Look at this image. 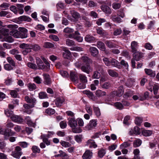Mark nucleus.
Here are the masks:
<instances>
[{
    "label": "nucleus",
    "mask_w": 159,
    "mask_h": 159,
    "mask_svg": "<svg viewBox=\"0 0 159 159\" xmlns=\"http://www.w3.org/2000/svg\"><path fill=\"white\" fill-rule=\"evenodd\" d=\"M70 79L73 81H75L78 80V76L76 73L75 72H70Z\"/></svg>",
    "instance_id": "28"
},
{
    "label": "nucleus",
    "mask_w": 159,
    "mask_h": 159,
    "mask_svg": "<svg viewBox=\"0 0 159 159\" xmlns=\"http://www.w3.org/2000/svg\"><path fill=\"white\" fill-rule=\"evenodd\" d=\"M111 86V84L110 83L108 82H105L101 86L102 88L108 89Z\"/></svg>",
    "instance_id": "52"
},
{
    "label": "nucleus",
    "mask_w": 159,
    "mask_h": 159,
    "mask_svg": "<svg viewBox=\"0 0 159 159\" xmlns=\"http://www.w3.org/2000/svg\"><path fill=\"white\" fill-rule=\"evenodd\" d=\"M20 38L22 39L26 38L28 36L27 30L24 28H19Z\"/></svg>",
    "instance_id": "2"
},
{
    "label": "nucleus",
    "mask_w": 159,
    "mask_h": 159,
    "mask_svg": "<svg viewBox=\"0 0 159 159\" xmlns=\"http://www.w3.org/2000/svg\"><path fill=\"white\" fill-rule=\"evenodd\" d=\"M41 139H42L43 142H44L47 146H48L51 145V140L48 139V138H47L45 136V134L42 135L40 136Z\"/></svg>",
    "instance_id": "19"
},
{
    "label": "nucleus",
    "mask_w": 159,
    "mask_h": 159,
    "mask_svg": "<svg viewBox=\"0 0 159 159\" xmlns=\"http://www.w3.org/2000/svg\"><path fill=\"white\" fill-rule=\"evenodd\" d=\"M16 6L17 7V9L19 11V13L20 14H22L24 12V10L23 8L24 7V6L23 4H17Z\"/></svg>",
    "instance_id": "38"
},
{
    "label": "nucleus",
    "mask_w": 159,
    "mask_h": 159,
    "mask_svg": "<svg viewBox=\"0 0 159 159\" xmlns=\"http://www.w3.org/2000/svg\"><path fill=\"white\" fill-rule=\"evenodd\" d=\"M2 42L6 41L9 43H12L14 41V39L11 36L8 35L5 36L3 39L1 40Z\"/></svg>",
    "instance_id": "25"
},
{
    "label": "nucleus",
    "mask_w": 159,
    "mask_h": 159,
    "mask_svg": "<svg viewBox=\"0 0 159 159\" xmlns=\"http://www.w3.org/2000/svg\"><path fill=\"white\" fill-rule=\"evenodd\" d=\"M66 44L69 46H73L75 45V42L69 39H67L66 41Z\"/></svg>",
    "instance_id": "42"
},
{
    "label": "nucleus",
    "mask_w": 159,
    "mask_h": 159,
    "mask_svg": "<svg viewBox=\"0 0 159 159\" xmlns=\"http://www.w3.org/2000/svg\"><path fill=\"white\" fill-rule=\"evenodd\" d=\"M45 112L49 115H51L55 113V111L53 109L49 108L46 110Z\"/></svg>",
    "instance_id": "56"
},
{
    "label": "nucleus",
    "mask_w": 159,
    "mask_h": 159,
    "mask_svg": "<svg viewBox=\"0 0 159 159\" xmlns=\"http://www.w3.org/2000/svg\"><path fill=\"white\" fill-rule=\"evenodd\" d=\"M7 60L9 64L11 65L14 67L16 66V63L12 58L10 57H7Z\"/></svg>",
    "instance_id": "44"
},
{
    "label": "nucleus",
    "mask_w": 159,
    "mask_h": 159,
    "mask_svg": "<svg viewBox=\"0 0 159 159\" xmlns=\"http://www.w3.org/2000/svg\"><path fill=\"white\" fill-rule=\"evenodd\" d=\"M63 50L64 51V52L63 53V57L65 58H69L71 55L70 52L66 48H64Z\"/></svg>",
    "instance_id": "20"
},
{
    "label": "nucleus",
    "mask_w": 159,
    "mask_h": 159,
    "mask_svg": "<svg viewBox=\"0 0 159 159\" xmlns=\"http://www.w3.org/2000/svg\"><path fill=\"white\" fill-rule=\"evenodd\" d=\"M105 43L106 45L109 48H113L115 47V44L111 41H106Z\"/></svg>",
    "instance_id": "39"
},
{
    "label": "nucleus",
    "mask_w": 159,
    "mask_h": 159,
    "mask_svg": "<svg viewBox=\"0 0 159 159\" xmlns=\"http://www.w3.org/2000/svg\"><path fill=\"white\" fill-rule=\"evenodd\" d=\"M5 113L7 117H10L11 119V117L14 115L13 111L8 109L5 110Z\"/></svg>",
    "instance_id": "37"
},
{
    "label": "nucleus",
    "mask_w": 159,
    "mask_h": 159,
    "mask_svg": "<svg viewBox=\"0 0 159 159\" xmlns=\"http://www.w3.org/2000/svg\"><path fill=\"white\" fill-rule=\"evenodd\" d=\"M25 101L28 103H31L34 105L35 104L36 99L35 98L31 97H29L28 96H26L25 97Z\"/></svg>",
    "instance_id": "9"
},
{
    "label": "nucleus",
    "mask_w": 159,
    "mask_h": 159,
    "mask_svg": "<svg viewBox=\"0 0 159 159\" xmlns=\"http://www.w3.org/2000/svg\"><path fill=\"white\" fill-rule=\"evenodd\" d=\"M111 18L114 22L118 23H120L121 22V19L119 17L116 16L115 15H111Z\"/></svg>",
    "instance_id": "32"
},
{
    "label": "nucleus",
    "mask_w": 159,
    "mask_h": 159,
    "mask_svg": "<svg viewBox=\"0 0 159 159\" xmlns=\"http://www.w3.org/2000/svg\"><path fill=\"white\" fill-rule=\"evenodd\" d=\"M27 87L30 91L35 89L36 88L35 84L34 83H29L27 84Z\"/></svg>",
    "instance_id": "45"
},
{
    "label": "nucleus",
    "mask_w": 159,
    "mask_h": 159,
    "mask_svg": "<svg viewBox=\"0 0 159 159\" xmlns=\"http://www.w3.org/2000/svg\"><path fill=\"white\" fill-rule=\"evenodd\" d=\"M6 16V17L7 18H10L11 17V14L8 12L5 11H0V16L1 17L5 16Z\"/></svg>",
    "instance_id": "30"
},
{
    "label": "nucleus",
    "mask_w": 159,
    "mask_h": 159,
    "mask_svg": "<svg viewBox=\"0 0 159 159\" xmlns=\"http://www.w3.org/2000/svg\"><path fill=\"white\" fill-rule=\"evenodd\" d=\"M106 153L105 150L103 149H101L99 150L98 152V156L102 158L105 155Z\"/></svg>",
    "instance_id": "58"
},
{
    "label": "nucleus",
    "mask_w": 159,
    "mask_h": 159,
    "mask_svg": "<svg viewBox=\"0 0 159 159\" xmlns=\"http://www.w3.org/2000/svg\"><path fill=\"white\" fill-rule=\"evenodd\" d=\"M30 47L31 49H33L35 51H37L40 49V47L38 44H30Z\"/></svg>",
    "instance_id": "43"
},
{
    "label": "nucleus",
    "mask_w": 159,
    "mask_h": 159,
    "mask_svg": "<svg viewBox=\"0 0 159 159\" xmlns=\"http://www.w3.org/2000/svg\"><path fill=\"white\" fill-rule=\"evenodd\" d=\"M94 112L97 116H99L101 115V112L100 109L98 107H93Z\"/></svg>",
    "instance_id": "51"
},
{
    "label": "nucleus",
    "mask_w": 159,
    "mask_h": 159,
    "mask_svg": "<svg viewBox=\"0 0 159 159\" xmlns=\"http://www.w3.org/2000/svg\"><path fill=\"white\" fill-rule=\"evenodd\" d=\"M86 145L89 146L90 148H95L97 147L94 141L91 139L88 140L86 142Z\"/></svg>",
    "instance_id": "14"
},
{
    "label": "nucleus",
    "mask_w": 159,
    "mask_h": 159,
    "mask_svg": "<svg viewBox=\"0 0 159 159\" xmlns=\"http://www.w3.org/2000/svg\"><path fill=\"white\" fill-rule=\"evenodd\" d=\"M10 32V34L13 36L14 38H20V32L19 30L18 31L17 30L15 29H12Z\"/></svg>",
    "instance_id": "17"
},
{
    "label": "nucleus",
    "mask_w": 159,
    "mask_h": 159,
    "mask_svg": "<svg viewBox=\"0 0 159 159\" xmlns=\"http://www.w3.org/2000/svg\"><path fill=\"white\" fill-rule=\"evenodd\" d=\"M133 94V91L129 90L126 92L124 95L123 97L125 98H127L131 97Z\"/></svg>",
    "instance_id": "41"
},
{
    "label": "nucleus",
    "mask_w": 159,
    "mask_h": 159,
    "mask_svg": "<svg viewBox=\"0 0 159 159\" xmlns=\"http://www.w3.org/2000/svg\"><path fill=\"white\" fill-rule=\"evenodd\" d=\"M72 17L75 19H77L80 17V15L78 12L74 10L70 11Z\"/></svg>",
    "instance_id": "24"
},
{
    "label": "nucleus",
    "mask_w": 159,
    "mask_h": 159,
    "mask_svg": "<svg viewBox=\"0 0 159 159\" xmlns=\"http://www.w3.org/2000/svg\"><path fill=\"white\" fill-rule=\"evenodd\" d=\"M93 153L89 150L86 151L82 156L84 159H90L92 157Z\"/></svg>",
    "instance_id": "10"
},
{
    "label": "nucleus",
    "mask_w": 159,
    "mask_h": 159,
    "mask_svg": "<svg viewBox=\"0 0 159 159\" xmlns=\"http://www.w3.org/2000/svg\"><path fill=\"white\" fill-rule=\"evenodd\" d=\"M71 129L72 132L74 133H79L82 132L81 129L80 127L78 126L73 127Z\"/></svg>",
    "instance_id": "40"
},
{
    "label": "nucleus",
    "mask_w": 159,
    "mask_h": 159,
    "mask_svg": "<svg viewBox=\"0 0 159 159\" xmlns=\"http://www.w3.org/2000/svg\"><path fill=\"white\" fill-rule=\"evenodd\" d=\"M10 31L8 29L6 28H3L1 30V33L5 36L8 35Z\"/></svg>",
    "instance_id": "47"
},
{
    "label": "nucleus",
    "mask_w": 159,
    "mask_h": 159,
    "mask_svg": "<svg viewBox=\"0 0 159 159\" xmlns=\"http://www.w3.org/2000/svg\"><path fill=\"white\" fill-rule=\"evenodd\" d=\"M81 70L87 74H89L90 72L92 71L93 69L90 66V65H83L81 68Z\"/></svg>",
    "instance_id": "4"
},
{
    "label": "nucleus",
    "mask_w": 159,
    "mask_h": 159,
    "mask_svg": "<svg viewBox=\"0 0 159 159\" xmlns=\"http://www.w3.org/2000/svg\"><path fill=\"white\" fill-rule=\"evenodd\" d=\"M28 66L33 69H37V66L34 63L30 62H29L27 64Z\"/></svg>",
    "instance_id": "50"
},
{
    "label": "nucleus",
    "mask_w": 159,
    "mask_h": 159,
    "mask_svg": "<svg viewBox=\"0 0 159 159\" xmlns=\"http://www.w3.org/2000/svg\"><path fill=\"white\" fill-rule=\"evenodd\" d=\"M103 61L105 65L107 66H109L111 65V61H109L107 57H104L103 59Z\"/></svg>",
    "instance_id": "59"
},
{
    "label": "nucleus",
    "mask_w": 159,
    "mask_h": 159,
    "mask_svg": "<svg viewBox=\"0 0 159 159\" xmlns=\"http://www.w3.org/2000/svg\"><path fill=\"white\" fill-rule=\"evenodd\" d=\"M11 120L18 123H20L23 122V119L20 116L14 115L11 117Z\"/></svg>",
    "instance_id": "8"
},
{
    "label": "nucleus",
    "mask_w": 159,
    "mask_h": 159,
    "mask_svg": "<svg viewBox=\"0 0 159 159\" xmlns=\"http://www.w3.org/2000/svg\"><path fill=\"white\" fill-rule=\"evenodd\" d=\"M44 78L43 83L46 85H49L51 83V80L48 75L44 74L43 75Z\"/></svg>",
    "instance_id": "13"
},
{
    "label": "nucleus",
    "mask_w": 159,
    "mask_h": 159,
    "mask_svg": "<svg viewBox=\"0 0 159 159\" xmlns=\"http://www.w3.org/2000/svg\"><path fill=\"white\" fill-rule=\"evenodd\" d=\"M4 67L5 70L8 71L12 70L13 69V66L9 64L4 65Z\"/></svg>",
    "instance_id": "49"
},
{
    "label": "nucleus",
    "mask_w": 159,
    "mask_h": 159,
    "mask_svg": "<svg viewBox=\"0 0 159 159\" xmlns=\"http://www.w3.org/2000/svg\"><path fill=\"white\" fill-rule=\"evenodd\" d=\"M94 67L96 70V71H98V72L99 71L100 73L102 72L103 71V69L102 66L97 65H95Z\"/></svg>",
    "instance_id": "60"
},
{
    "label": "nucleus",
    "mask_w": 159,
    "mask_h": 159,
    "mask_svg": "<svg viewBox=\"0 0 159 159\" xmlns=\"http://www.w3.org/2000/svg\"><path fill=\"white\" fill-rule=\"evenodd\" d=\"M32 150L34 153H39L40 152V148L36 146H34L32 148Z\"/></svg>",
    "instance_id": "54"
},
{
    "label": "nucleus",
    "mask_w": 159,
    "mask_h": 159,
    "mask_svg": "<svg viewBox=\"0 0 159 159\" xmlns=\"http://www.w3.org/2000/svg\"><path fill=\"white\" fill-rule=\"evenodd\" d=\"M101 76L100 72L98 71H95L93 72L92 77L94 79H98Z\"/></svg>",
    "instance_id": "53"
},
{
    "label": "nucleus",
    "mask_w": 159,
    "mask_h": 159,
    "mask_svg": "<svg viewBox=\"0 0 159 159\" xmlns=\"http://www.w3.org/2000/svg\"><path fill=\"white\" fill-rule=\"evenodd\" d=\"M54 47L53 44L50 42H46L44 45V47L47 48H52Z\"/></svg>",
    "instance_id": "62"
},
{
    "label": "nucleus",
    "mask_w": 159,
    "mask_h": 159,
    "mask_svg": "<svg viewBox=\"0 0 159 159\" xmlns=\"http://www.w3.org/2000/svg\"><path fill=\"white\" fill-rule=\"evenodd\" d=\"M68 125L72 128L77 126V121L74 118H71L68 121Z\"/></svg>",
    "instance_id": "16"
},
{
    "label": "nucleus",
    "mask_w": 159,
    "mask_h": 159,
    "mask_svg": "<svg viewBox=\"0 0 159 159\" xmlns=\"http://www.w3.org/2000/svg\"><path fill=\"white\" fill-rule=\"evenodd\" d=\"M142 134L144 136H149L152 134V131L149 130H143L142 132Z\"/></svg>",
    "instance_id": "48"
},
{
    "label": "nucleus",
    "mask_w": 159,
    "mask_h": 159,
    "mask_svg": "<svg viewBox=\"0 0 159 159\" xmlns=\"http://www.w3.org/2000/svg\"><path fill=\"white\" fill-rule=\"evenodd\" d=\"M85 41L88 43H93L95 40V38L92 35H86L84 38Z\"/></svg>",
    "instance_id": "12"
},
{
    "label": "nucleus",
    "mask_w": 159,
    "mask_h": 159,
    "mask_svg": "<svg viewBox=\"0 0 159 159\" xmlns=\"http://www.w3.org/2000/svg\"><path fill=\"white\" fill-rule=\"evenodd\" d=\"M109 75L112 77H117L118 74L116 72L111 69H109L107 70Z\"/></svg>",
    "instance_id": "29"
},
{
    "label": "nucleus",
    "mask_w": 159,
    "mask_h": 159,
    "mask_svg": "<svg viewBox=\"0 0 159 159\" xmlns=\"http://www.w3.org/2000/svg\"><path fill=\"white\" fill-rule=\"evenodd\" d=\"M97 46L98 48L101 50L104 51L105 49V45L104 43L100 41L97 42Z\"/></svg>",
    "instance_id": "27"
},
{
    "label": "nucleus",
    "mask_w": 159,
    "mask_h": 159,
    "mask_svg": "<svg viewBox=\"0 0 159 159\" xmlns=\"http://www.w3.org/2000/svg\"><path fill=\"white\" fill-rule=\"evenodd\" d=\"M59 152L61 154V157L62 159H67L69 158L68 155L65 152H63L61 150H60Z\"/></svg>",
    "instance_id": "46"
},
{
    "label": "nucleus",
    "mask_w": 159,
    "mask_h": 159,
    "mask_svg": "<svg viewBox=\"0 0 159 159\" xmlns=\"http://www.w3.org/2000/svg\"><path fill=\"white\" fill-rule=\"evenodd\" d=\"M145 71L147 74L150 75L151 77H154L156 75L155 73L150 69H145Z\"/></svg>",
    "instance_id": "34"
},
{
    "label": "nucleus",
    "mask_w": 159,
    "mask_h": 159,
    "mask_svg": "<svg viewBox=\"0 0 159 159\" xmlns=\"http://www.w3.org/2000/svg\"><path fill=\"white\" fill-rule=\"evenodd\" d=\"M79 78L80 81L82 83H86L87 82V77L83 74H80L79 75Z\"/></svg>",
    "instance_id": "31"
},
{
    "label": "nucleus",
    "mask_w": 159,
    "mask_h": 159,
    "mask_svg": "<svg viewBox=\"0 0 159 159\" xmlns=\"http://www.w3.org/2000/svg\"><path fill=\"white\" fill-rule=\"evenodd\" d=\"M131 142V140H128L127 141L124 142L120 145V148L122 149L124 148H126L130 146L131 143H130Z\"/></svg>",
    "instance_id": "35"
},
{
    "label": "nucleus",
    "mask_w": 159,
    "mask_h": 159,
    "mask_svg": "<svg viewBox=\"0 0 159 159\" xmlns=\"http://www.w3.org/2000/svg\"><path fill=\"white\" fill-rule=\"evenodd\" d=\"M36 62L39 69H46L45 66L44 65L43 62L40 58L38 57L37 58H36Z\"/></svg>",
    "instance_id": "7"
},
{
    "label": "nucleus",
    "mask_w": 159,
    "mask_h": 159,
    "mask_svg": "<svg viewBox=\"0 0 159 159\" xmlns=\"http://www.w3.org/2000/svg\"><path fill=\"white\" fill-rule=\"evenodd\" d=\"M96 96L98 98L101 97L106 95V93L105 91H102L101 90H97L95 92Z\"/></svg>",
    "instance_id": "21"
},
{
    "label": "nucleus",
    "mask_w": 159,
    "mask_h": 159,
    "mask_svg": "<svg viewBox=\"0 0 159 159\" xmlns=\"http://www.w3.org/2000/svg\"><path fill=\"white\" fill-rule=\"evenodd\" d=\"M74 31V30L73 29L66 27L64 29L63 32L66 33H70L73 32Z\"/></svg>",
    "instance_id": "63"
},
{
    "label": "nucleus",
    "mask_w": 159,
    "mask_h": 159,
    "mask_svg": "<svg viewBox=\"0 0 159 159\" xmlns=\"http://www.w3.org/2000/svg\"><path fill=\"white\" fill-rule=\"evenodd\" d=\"M18 19L19 20L22 21H30L31 20V19L30 17L25 16H23L19 17L18 18Z\"/></svg>",
    "instance_id": "36"
},
{
    "label": "nucleus",
    "mask_w": 159,
    "mask_h": 159,
    "mask_svg": "<svg viewBox=\"0 0 159 159\" xmlns=\"http://www.w3.org/2000/svg\"><path fill=\"white\" fill-rule=\"evenodd\" d=\"M133 54L134 58L136 61H139L142 57V53L138 52H134Z\"/></svg>",
    "instance_id": "22"
},
{
    "label": "nucleus",
    "mask_w": 159,
    "mask_h": 159,
    "mask_svg": "<svg viewBox=\"0 0 159 159\" xmlns=\"http://www.w3.org/2000/svg\"><path fill=\"white\" fill-rule=\"evenodd\" d=\"M79 60L86 65H90L93 63L92 60L87 56H82L79 59Z\"/></svg>",
    "instance_id": "5"
},
{
    "label": "nucleus",
    "mask_w": 159,
    "mask_h": 159,
    "mask_svg": "<svg viewBox=\"0 0 159 159\" xmlns=\"http://www.w3.org/2000/svg\"><path fill=\"white\" fill-rule=\"evenodd\" d=\"M89 51L91 55L94 57L97 56L98 54V51L95 47H91L89 48Z\"/></svg>",
    "instance_id": "6"
},
{
    "label": "nucleus",
    "mask_w": 159,
    "mask_h": 159,
    "mask_svg": "<svg viewBox=\"0 0 159 159\" xmlns=\"http://www.w3.org/2000/svg\"><path fill=\"white\" fill-rule=\"evenodd\" d=\"M142 143V141L139 139L135 140L133 142V147L134 148L140 146Z\"/></svg>",
    "instance_id": "33"
},
{
    "label": "nucleus",
    "mask_w": 159,
    "mask_h": 159,
    "mask_svg": "<svg viewBox=\"0 0 159 159\" xmlns=\"http://www.w3.org/2000/svg\"><path fill=\"white\" fill-rule=\"evenodd\" d=\"M124 92V90L123 86H120L116 92V95L117 96H121Z\"/></svg>",
    "instance_id": "26"
},
{
    "label": "nucleus",
    "mask_w": 159,
    "mask_h": 159,
    "mask_svg": "<svg viewBox=\"0 0 159 159\" xmlns=\"http://www.w3.org/2000/svg\"><path fill=\"white\" fill-rule=\"evenodd\" d=\"M39 98L40 99H44L47 98V93L43 92L39 93Z\"/></svg>",
    "instance_id": "55"
},
{
    "label": "nucleus",
    "mask_w": 159,
    "mask_h": 159,
    "mask_svg": "<svg viewBox=\"0 0 159 159\" xmlns=\"http://www.w3.org/2000/svg\"><path fill=\"white\" fill-rule=\"evenodd\" d=\"M30 47V44H28L25 43H23L20 45L19 47L20 48L24 50Z\"/></svg>",
    "instance_id": "57"
},
{
    "label": "nucleus",
    "mask_w": 159,
    "mask_h": 159,
    "mask_svg": "<svg viewBox=\"0 0 159 159\" xmlns=\"http://www.w3.org/2000/svg\"><path fill=\"white\" fill-rule=\"evenodd\" d=\"M101 8L104 12L107 14L109 15L111 13V9L107 6H101Z\"/></svg>",
    "instance_id": "18"
},
{
    "label": "nucleus",
    "mask_w": 159,
    "mask_h": 159,
    "mask_svg": "<svg viewBox=\"0 0 159 159\" xmlns=\"http://www.w3.org/2000/svg\"><path fill=\"white\" fill-rule=\"evenodd\" d=\"M111 66L118 68H120L122 67V66L120 65V63L114 59H112L111 60Z\"/></svg>",
    "instance_id": "15"
},
{
    "label": "nucleus",
    "mask_w": 159,
    "mask_h": 159,
    "mask_svg": "<svg viewBox=\"0 0 159 159\" xmlns=\"http://www.w3.org/2000/svg\"><path fill=\"white\" fill-rule=\"evenodd\" d=\"M21 148L19 146L15 147L14 151L11 152V155L14 157L16 159H20L23 154Z\"/></svg>",
    "instance_id": "1"
},
{
    "label": "nucleus",
    "mask_w": 159,
    "mask_h": 159,
    "mask_svg": "<svg viewBox=\"0 0 159 159\" xmlns=\"http://www.w3.org/2000/svg\"><path fill=\"white\" fill-rule=\"evenodd\" d=\"M138 43L135 41H132L131 43V46L132 49V51L133 52H136L137 51V48Z\"/></svg>",
    "instance_id": "23"
},
{
    "label": "nucleus",
    "mask_w": 159,
    "mask_h": 159,
    "mask_svg": "<svg viewBox=\"0 0 159 159\" xmlns=\"http://www.w3.org/2000/svg\"><path fill=\"white\" fill-rule=\"evenodd\" d=\"M135 121L136 124L140 125L142 122V118L141 117H136L135 119Z\"/></svg>",
    "instance_id": "64"
},
{
    "label": "nucleus",
    "mask_w": 159,
    "mask_h": 159,
    "mask_svg": "<svg viewBox=\"0 0 159 159\" xmlns=\"http://www.w3.org/2000/svg\"><path fill=\"white\" fill-rule=\"evenodd\" d=\"M114 105L117 109H122L123 107V106L122 103L120 102H116L114 103Z\"/></svg>",
    "instance_id": "61"
},
{
    "label": "nucleus",
    "mask_w": 159,
    "mask_h": 159,
    "mask_svg": "<svg viewBox=\"0 0 159 159\" xmlns=\"http://www.w3.org/2000/svg\"><path fill=\"white\" fill-rule=\"evenodd\" d=\"M65 101L64 98L62 97L57 98L55 101V104L57 107L61 106Z\"/></svg>",
    "instance_id": "11"
},
{
    "label": "nucleus",
    "mask_w": 159,
    "mask_h": 159,
    "mask_svg": "<svg viewBox=\"0 0 159 159\" xmlns=\"http://www.w3.org/2000/svg\"><path fill=\"white\" fill-rule=\"evenodd\" d=\"M97 125V121L95 120H92L90 121L89 124L86 126V128L88 130H91L94 129Z\"/></svg>",
    "instance_id": "3"
}]
</instances>
